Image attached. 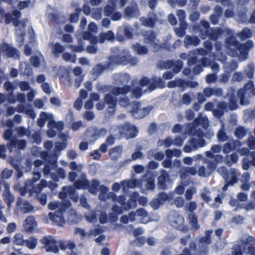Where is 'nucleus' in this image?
<instances>
[{
  "mask_svg": "<svg viewBox=\"0 0 255 255\" xmlns=\"http://www.w3.org/2000/svg\"><path fill=\"white\" fill-rule=\"evenodd\" d=\"M50 210H57L54 213H49L50 220L58 225H62L66 221L77 223L81 220V216L77 215L74 210L70 209L71 203L68 201L64 200L60 203L52 201L48 204Z\"/></svg>",
  "mask_w": 255,
  "mask_h": 255,
  "instance_id": "nucleus-1",
  "label": "nucleus"
},
{
  "mask_svg": "<svg viewBox=\"0 0 255 255\" xmlns=\"http://www.w3.org/2000/svg\"><path fill=\"white\" fill-rule=\"evenodd\" d=\"M118 48L114 47L112 49L113 54L109 58L110 64H130L134 66L137 63V60L131 57L130 52L127 49L123 50L119 53Z\"/></svg>",
  "mask_w": 255,
  "mask_h": 255,
  "instance_id": "nucleus-2",
  "label": "nucleus"
},
{
  "mask_svg": "<svg viewBox=\"0 0 255 255\" xmlns=\"http://www.w3.org/2000/svg\"><path fill=\"white\" fill-rule=\"evenodd\" d=\"M226 42L230 48V54L234 57H238L241 55L246 54L247 51L252 48L254 46L253 42L251 41L247 42L246 44L239 45L235 40L234 37L231 36L226 39Z\"/></svg>",
  "mask_w": 255,
  "mask_h": 255,
  "instance_id": "nucleus-3",
  "label": "nucleus"
},
{
  "mask_svg": "<svg viewBox=\"0 0 255 255\" xmlns=\"http://www.w3.org/2000/svg\"><path fill=\"white\" fill-rule=\"evenodd\" d=\"M98 187H99L100 190L99 196L100 200H106V197L111 198L113 200L117 201L120 204H124L125 200L124 196H119L115 198L114 194L112 192H110L107 195L109 189L104 186H99V182L97 180H94L92 181V184L89 188V190L91 193L95 194L97 193V189Z\"/></svg>",
  "mask_w": 255,
  "mask_h": 255,
  "instance_id": "nucleus-4",
  "label": "nucleus"
},
{
  "mask_svg": "<svg viewBox=\"0 0 255 255\" xmlns=\"http://www.w3.org/2000/svg\"><path fill=\"white\" fill-rule=\"evenodd\" d=\"M139 84L141 88L136 87L132 91L133 96L136 98H140L142 94L151 92L156 88L155 80H149L147 78L144 77L139 81Z\"/></svg>",
  "mask_w": 255,
  "mask_h": 255,
  "instance_id": "nucleus-5",
  "label": "nucleus"
},
{
  "mask_svg": "<svg viewBox=\"0 0 255 255\" xmlns=\"http://www.w3.org/2000/svg\"><path fill=\"white\" fill-rule=\"evenodd\" d=\"M107 131L105 129H89L85 134V138L87 142H82L79 145V148L82 150H86L87 149L88 143H91L95 141L99 137L106 135Z\"/></svg>",
  "mask_w": 255,
  "mask_h": 255,
  "instance_id": "nucleus-6",
  "label": "nucleus"
},
{
  "mask_svg": "<svg viewBox=\"0 0 255 255\" xmlns=\"http://www.w3.org/2000/svg\"><path fill=\"white\" fill-rule=\"evenodd\" d=\"M47 186V182L45 180H41L40 184L35 185L31 180H27L25 183V186L19 189L20 194L21 195H25L28 193L29 195L33 193H37L39 192L42 188Z\"/></svg>",
  "mask_w": 255,
  "mask_h": 255,
  "instance_id": "nucleus-7",
  "label": "nucleus"
},
{
  "mask_svg": "<svg viewBox=\"0 0 255 255\" xmlns=\"http://www.w3.org/2000/svg\"><path fill=\"white\" fill-rule=\"evenodd\" d=\"M151 107L142 108L137 102H133L131 105V114L135 118H142L151 111Z\"/></svg>",
  "mask_w": 255,
  "mask_h": 255,
  "instance_id": "nucleus-8",
  "label": "nucleus"
},
{
  "mask_svg": "<svg viewBox=\"0 0 255 255\" xmlns=\"http://www.w3.org/2000/svg\"><path fill=\"white\" fill-rule=\"evenodd\" d=\"M128 92L129 88L127 86L123 88H114L111 91L112 94L115 96L122 95L119 100V104L123 107H126L128 105L129 101L125 96Z\"/></svg>",
  "mask_w": 255,
  "mask_h": 255,
  "instance_id": "nucleus-9",
  "label": "nucleus"
},
{
  "mask_svg": "<svg viewBox=\"0 0 255 255\" xmlns=\"http://www.w3.org/2000/svg\"><path fill=\"white\" fill-rule=\"evenodd\" d=\"M41 244L44 245L46 252H51L55 254L58 253V245L59 244L51 237H45L40 240Z\"/></svg>",
  "mask_w": 255,
  "mask_h": 255,
  "instance_id": "nucleus-10",
  "label": "nucleus"
},
{
  "mask_svg": "<svg viewBox=\"0 0 255 255\" xmlns=\"http://www.w3.org/2000/svg\"><path fill=\"white\" fill-rule=\"evenodd\" d=\"M219 173L225 179L229 180V183L232 185L236 182L237 172L235 169H232L228 173L227 169L224 167H222L218 169Z\"/></svg>",
  "mask_w": 255,
  "mask_h": 255,
  "instance_id": "nucleus-11",
  "label": "nucleus"
},
{
  "mask_svg": "<svg viewBox=\"0 0 255 255\" xmlns=\"http://www.w3.org/2000/svg\"><path fill=\"white\" fill-rule=\"evenodd\" d=\"M144 40L146 43L151 45L155 51L158 50L161 47L160 43L158 42V40L156 39L154 34L151 31L147 32L145 34Z\"/></svg>",
  "mask_w": 255,
  "mask_h": 255,
  "instance_id": "nucleus-12",
  "label": "nucleus"
},
{
  "mask_svg": "<svg viewBox=\"0 0 255 255\" xmlns=\"http://www.w3.org/2000/svg\"><path fill=\"white\" fill-rule=\"evenodd\" d=\"M129 219L131 221L136 220L135 217L139 218L138 220L141 223L145 224L147 222L148 218L146 212L143 209H140L136 212L131 213L129 214Z\"/></svg>",
  "mask_w": 255,
  "mask_h": 255,
  "instance_id": "nucleus-13",
  "label": "nucleus"
},
{
  "mask_svg": "<svg viewBox=\"0 0 255 255\" xmlns=\"http://www.w3.org/2000/svg\"><path fill=\"white\" fill-rule=\"evenodd\" d=\"M174 197L173 194L167 195L165 193H162L159 194L158 198L153 200L151 205L155 209H158L163 202L167 200H170Z\"/></svg>",
  "mask_w": 255,
  "mask_h": 255,
  "instance_id": "nucleus-14",
  "label": "nucleus"
},
{
  "mask_svg": "<svg viewBox=\"0 0 255 255\" xmlns=\"http://www.w3.org/2000/svg\"><path fill=\"white\" fill-rule=\"evenodd\" d=\"M100 215L99 221L101 223H105L107 221L105 213H100L99 212H91L88 214H86V219L87 221L91 223H94L96 221V216Z\"/></svg>",
  "mask_w": 255,
  "mask_h": 255,
  "instance_id": "nucleus-15",
  "label": "nucleus"
},
{
  "mask_svg": "<svg viewBox=\"0 0 255 255\" xmlns=\"http://www.w3.org/2000/svg\"><path fill=\"white\" fill-rule=\"evenodd\" d=\"M123 136L127 138H133L136 135L137 130L134 126L126 124L123 125Z\"/></svg>",
  "mask_w": 255,
  "mask_h": 255,
  "instance_id": "nucleus-16",
  "label": "nucleus"
},
{
  "mask_svg": "<svg viewBox=\"0 0 255 255\" xmlns=\"http://www.w3.org/2000/svg\"><path fill=\"white\" fill-rule=\"evenodd\" d=\"M105 102L108 105L107 112L110 115H112L115 111V106L117 103L116 99L111 96V94H108L105 97Z\"/></svg>",
  "mask_w": 255,
  "mask_h": 255,
  "instance_id": "nucleus-17",
  "label": "nucleus"
},
{
  "mask_svg": "<svg viewBox=\"0 0 255 255\" xmlns=\"http://www.w3.org/2000/svg\"><path fill=\"white\" fill-rule=\"evenodd\" d=\"M16 204L19 209L23 213H30L33 210L32 206L21 198H18Z\"/></svg>",
  "mask_w": 255,
  "mask_h": 255,
  "instance_id": "nucleus-18",
  "label": "nucleus"
},
{
  "mask_svg": "<svg viewBox=\"0 0 255 255\" xmlns=\"http://www.w3.org/2000/svg\"><path fill=\"white\" fill-rule=\"evenodd\" d=\"M1 50L2 52L7 55L8 57H17L18 56V52L14 48L9 45L4 44L2 45Z\"/></svg>",
  "mask_w": 255,
  "mask_h": 255,
  "instance_id": "nucleus-19",
  "label": "nucleus"
},
{
  "mask_svg": "<svg viewBox=\"0 0 255 255\" xmlns=\"http://www.w3.org/2000/svg\"><path fill=\"white\" fill-rule=\"evenodd\" d=\"M20 16V13L17 10H14L12 12V15L9 13H6L5 15V22L9 23L12 22L15 26H18V20L17 18Z\"/></svg>",
  "mask_w": 255,
  "mask_h": 255,
  "instance_id": "nucleus-20",
  "label": "nucleus"
},
{
  "mask_svg": "<svg viewBox=\"0 0 255 255\" xmlns=\"http://www.w3.org/2000/svg\"><path fill=\"white\" fill-rule=\"evenodd\" d=\"M113 78L115 83L117 85H124L127 84L130 80L129 75L127 74H115Z\"/></svg>",
  "mask_w": 255,
  "mask_h": 255,
  "instance_id": "nucleus-21",
  "label": "nucleus"
},
{
  "mask_svg": "<svg viewBox=\"0 0 255 255\" xmlns=\"http://www.w3.org/2000/svg\"><path fill=\"white\" fill-rule=\"evenodd\" d=\"M53 119V115L50 113L41 112L39 118L38 120L37 123L40 127H42L45 125L46 121H48V124L51 123Z\"/></svg>",
  "mask_w": 255,
  "mask_h": 255,
  "instance_id": "nucleus-22",
  "label": "nucleus"
},
{
  "mask_svg": "<svg viewBox=\"0 0 255 255\" xmlns=\"http://www.w3.org/2000/svg\"><path fill=\"white\" fill-rule=\"evenodd\" d=\"M105 14L111 16L114 20H118L121 18L122 15L121 13L116 12L113 7L109 5L107 6L105 9Z\"/></svg>",
  "mask_w": 255,
  "mask_h": 255,
  "instance_id": "nucleus-23",
  "label": "nucleus"
},
{
  "mask_svg": "<svg viewBox=\"0 0 255 255\" xmlns=\"http://www.w3.org/2000/svg\"><path fill=\"white\" fill-rule=\"evenodd\" d=\"M23 227L27 231H30L37 227V223L33 216H28L24 221Z\"/></svg>",
  "mask_w": 255,
  "mask_h": 255,
  "instance_id": "nucleus-24",
  "label": "nucleus"
},
{
  "mask_svg": "<svg viewBox=\"0 0 255 255\" xmlns=\"http://www.w3.org/2000/svg\"><path fill=\"white\" fill-rule=\"evenodd\" d=\"M197 173V169L195 167H185L180 171V177L185 179L189 175H195Z\"/></svg>",
  "mask_w": 255,
  "mask_h": 255,
  "instance_id": "nucleus-25",
  "label": "nucleus"
},
{
  "mask_svg": "<svg viewBox=\"0 0 255 255\" xmlns=\"http://www.w3.org/2000/svg\"><path fill=\"white\" fill-rule=\"evenodd\" d=\"M122 186L124 191H127L128 188H134L136 186H140V183L135 179H132L128 181L122 182Z\"/></svg>",
  "mask_w": 255,
  "mask_h": 255,
  "instance_id": "nucleus-26",
  "label": "nucleus"
},
{
  "mask_svg": "<svg viewBox=\"0 0 255 255\" xmlns=\"http://www.w3.org/2000/svg\"><path fill=\"white\" fill-rule=\"evenodd\" d=\"M4 187L5 188L3 193V197L4 201L7 203L8 207H9L10 204L13 202L14 198L13 196L9 193L8 188L9 185L7 183L4 184Z\"/></svg>",
  "mask_w": 255,
  "mask_h": 255,
  "instance_id": "nucleus-27",
  "label": "nucleus"
},
{
  "mask_svg": "<svg viewBox=\"0 0 255 255\" xmlns=\"http://www.w3.org/2000/svg\"><path fill=\"white\" fill-rule=\"evenodd\" d=\"M252 160L250 161L247 157H245L242 160V167L244 170H248L250 165L255 166V151L251 153Z\"/></svg>",
  "mask_w": 255,
  "mask_h": 255,
  "instance_id": "nucleus-28",
  "label": "nucleus"
},
{
  "mask_svg": "<svg viewBox=\"0 0 255 255\" xmlns=\"http://www.w3.org/2000/svg\"><path fill=\"white\" fill-rule=\"evenodd\" d=\"M125 14L129 18L137 16L139 13L136 4L134 3L131 6L128 7L126 9Z\"/></svg>",
  "mask_w": 255,
  "mask_h": 255,
  "instance_id": "nucleus-29",
  "label": "nucleus"
},
{
  "mask_svg": "<svg viewBox=\"0 0 255 255\" xmlns=\"http://www.w3.org/2000/svg\"><path fill=\"white\" fill-rule=\"evenodd\" d=\"M75 247V246L72 242L67 241L63 243L61 245V249L63 250H69L67 252V255H76L73 251Z\"/></svg>",
  "mask_w": 255,
  "mask_h": 255,
  "instance_id": "nucleus-30",
  "label": "nucleus"
},
{
  "mask_svg": "<svg viewBox=\"0 0 255 255\" xmlns=\"http://www.w3.org/2000/svg\"><path fill=\"white\" fill-rule=\"evenodd\" d=\"M167 175L165 171H163L161 175L158 177V186L162 189L166 188L170 183L167 179Z\"/></svg>",
  "mask_w": 255,
  "mask_h": 255,
  "instance_id": "nucleus-31",
  "label": "nucleus"
},
{
  "mask_svg": "<svg viewBox=\"0 0 255 255\" xmlns=\"http://www.w3.org/2000/svg\"><path fill=\"white\" fill-rule=\"evenodd\" d=\"M170 220L172 226L175 228H178L180 230L182 229V225L184 221L183 218L181 216L177 215L175 219Z\"/></svg>",
  "mask_w": 255,
  "mask_h": 255,
  "instance_id": "nucleus-32",
  "label": "nucleus"
},
{
  "mask_svg": "<svg viewBox=\"0 0 255 255\" xmlns=\"http://www.w3.org/2000/svg\"><path fill=\"white\" fill-rule=\"evenodd\" d=\"M114 38V34L112 31L109 30L107 33H101L99 36L98 41L100 43H102L106 40L110 41L112 40Z\"/></svg>",
  "mask_w": 255,
  "mask_h": 255,
  "instance_id": "nucleus-33",
  "label": "nucleus"
},
{
  "mask_svg": "<svg viewBox=\"0 0 255 255\" xmlns=\"http://www.w3.org/2000/svg\"><path fill=\"white\" fill-rule=\"evenodd\" d=\"M200 42V40L196 36H187L185 38L184 43L186 47L190 45H197Z\"/></svg>",
  "mask_w": 255,
  "mask_h": 255,
  "instance_id": "nucleus-34",
  "label": "nucleus"
},
{
  "mask_svg": "<svg viewBox=\"0 0 255 255\" xmlns=\"http://www.w3.org/2000/svg\"><path fill=\"white\" fill-rule=\"evenodd\" d=\"M239 144V141H232L228 143H226L225 144L223 147V152L224 153H228L230 152L231 150L233 148H236V145H238Z\"/></svg>",
  "mask_w": 255,
  "mask_h": 255,
  "instance_id": "nucleus-35",
  "label": "nucleus"
},
{
  "mask_svg": "<svg viewBox=\"0 0 255 255\" xmlns=\"http://www.w3.org/2000/svg\"><path fill=\"white\" fill-rule=\"evenodd\" d=\"M24 34V27L23 24H21V27L17 28L16 29V40L19 42V46L22 44Z\"/></svg>",
  "mask_w": 255,
  "mask_h": 255,
  "instance_id": "nucleus-36",
  "label": "nucleus"
},
{
  "mask_svg": "<svg viewBox=\"0 0 255 255\" xmlns=\"http://www.w3.org/2000/svg\"><path fill=\"white\" fill-rule=\"evenodd\" d=\"M122 147H116L110 151V155L112 159H116L121 156L122 153Z\"/></svg>",
  "mask_w": 255,
  "mask_h": 255,
  "instance_id": "nucleus-37",
  "label": "nucleus"
},
{
  "mask_svg": "<svg viewBox=\"0 0 255 255\" xmlns=\"http://www.w3.org/2000/svg\"><path fill=\"white\" fill-rule=\"evenodd\" d=\"M123 125L121 127L117 126H113L110 129L111 133L116 136H120L123 134Z\"/></svg>",
  "mask_w": 255,
  "mask_h": 255,
  "instance_id": "nucleus-38",
  "label": "nucleus"
},
{
  "mask_svg": "<svg viewBox=\"0 0 255 255\" xmlns=\"http://www.w3.org/2000/svg\"><path fill=\"white\" fill-rule=\"evenodd\" d=\"M64 50V47L59 43H56L51 47V52L56 57H57Z\"/></svg>",
  "mask_w": 255,
  "mask_h": 255,
  "instance_id": "nucleus-39",
  "label": "nucleus"
},
{
  "mask_svg": "<svg viewBox=\"0 0 255 255\" xmlns=\"http://www.w3.org/2000/svg\"><path fill=\"white\" fill-rule=\"evenodd\" d=\"M250 175L248 173H244L242 178V182L243 184L241 186V188L244 190H247L249 189L250 185L248 184V182L250 180Z\"/></svg>",
  "mask_w": 255,
  "mask_h": 255,
  "instance_id": "nucleus-40",
  "label": "nucleus"
},
{
  "mask_svg": "<svg viewBox=\"0 0 255 255\" xmlns=\"http://www.w3.org/2000/svg\"><path fill=\"white\" fill-rule=\"evenodd\" d=\"M138 197V193L136 192L132 193L130 195V201H128L127 206L128 208H133L136 205V201Z\"/></svg>",
  "mask_w": 255,
  "mask_h": 255,
  "instance_id": "nucleus-41",
  "label": "nucleus"
},
{
  "mask_svg": "<svg viewBox=\"0 0 255 255\" xmlns=\"http://www.w3.org/2000/svg\"><path fill=\"white\" fill-rule=\"evenodd\" d=\"M133 49L135 52L140 55H144L148 52V49L145 46H141L136 43L133 45Z\"/></svg>",
  "mask_w": 255,
  "mask_h": 255,
  "instance_id": "nucleus-42",
  "label": "nucleus"
},
{
  "mask_svg": "<svg viewBox=\"0 0 255 255\" xmlns=\"http://www.w3.org/2000/svg\"><path fill=\"white\" fill-rule=\"evenodd\" d=\"M13 242L17 245L24 246L25 245V241L23 240V235L20 233H17L14 235Z\"/></svg>",
  "mask_w": 255,
  "mask_h": 255,
  "instance_id": "nucleus-43",
  "label": "nucleus"
},
{
  "mask_svg": "<svg viewBox=\"0 0 255 255\" xmlns=\"http://www.w3.org/2000/svg\"><path fill=\"white\" fill-rule=\"evenodd\" d=\"M167 64H170V66L173 68L175 73H178L181 70L183 66L182 62L181 61H177L173 63L169 61L167 62Z\"/></svg>",
  "mask_w": 255,
  "mask_h": 255,
  "instance_id": "nucleus-44",
  "label": "nucleus"
},
{
  "mask_svg": "<svg viewBox=\"0 0 255 255\" xmlns=\"http://www.w3.org/2000/svg\"><path fill=\"white\" fill-rule=\"evenodd\" d=\"M189 220L193 230H196L199 228L197 217L194 214L189 215Z\"/></svg>",
  "mask_w": 255,
  "mask_h": 255,
  "instance_id": "nucleus-45",
  "label": "nucleus"
},
{
  "mask_svg": "<svg viewBox=\"0 0 255 255\" xmlns=\"http://www.w3.org/2000/svg\"><path fill=\"white\" fill-rule=\"evenodd\" d=\"M226 109V104L225 103H219L218 104V109L213 112L214 115L217 117H220L222 115L223 111Z\"/></svg>",
  "mask_w": 255,
  "mask_h": 255,
  "instance_id": "nucleus-46",
  "label": "nucleus"
},
{
  "mask_svg": "<svg viewBox=\"0 0 255 255\" xmlns=\"http://www.w3.org/2000/svg\"><path fill=\"white\" fill-rule=\"evenodd\" d=\"M221 149V147L220 146L218 145H215L211 147V150L207 151L206 152L207 156L210 158L214 157V154L216 153H218Z\"/></svg>",
  "mask_w": 255,
  "mask_h": 255,
  "instance_id": "nucleus-47",
  "label": "nucleus"
},
{
  "mask_svg": "<svg viewBox=\"0 0 255 255\" xmlns=\"http://www.w3.org/2000/svg\"><path fill=\"white\" fill-rule=\"evenodd\" d=\"M225 160L227 164L230 166L238 161V156L236 154L233 153L230 155L227 156Z\"/></svg>",
  "mask_w": 255,
  "mask_h": 255,
  "instance_id": "nucleus-48",
  "label": "nucleus"
},
{
  "mask_svg": "<svg viewBox=\"0 0 255 255\" xmlns=\"http://www.w3.org/2000/svg\"><path fill=\"white\" fill-rule=\"evenodd\" d=\"M186 28V23L181 22V24H180V27L175 29L176 35L179 37H182L185 34V30Z\"/></svg>",
  "mask_w": 255,
  "mask_h": 255,
  "instance_id": "nucleus-49",
  "label": "nucleus"
},
{
  "mask_svg": "<svg viewBox=\"0 0 255 255\" xmlns=\"http://www.w3.org/2000/svg\"><path fill=\"white\" fill-rule=\"evenodd\" d=\"M181 154V151L178 149L174 150H167L166 151V155L168 158H170L173 156L179 157Z\"/></svg>",
  "mask_w": 255,
  "mask_h": 255,
  "instance_id": "nucleus-50",
  "label": "nucleus"
},
{
  "mask_svg": "<svg viewBox=\"0 0 255 255\" xmlns=\"http://www.w3.org/2000/svg\"><path fill=\"white\" fill-rule=\"evenodd\" d=\"M37 241L34 238H29L28 240L25 241V245L27 248L30 249H34L37 246Z\"/></svg>",
  "mask_w": 255,
  "mask_h": 255,
  "instance_id": "nucleus-51",
  "label": "nucleus"
},
{
  "mask_svg": "<svg viewBox=\"0 0 255 255\" xmlns=\"http://www.w3.org/2000/svg\"><path fill=\"white\" fill-rule=\"evenodd\" d=\"M247 133V130L243 127H238L236 128L235 134L238 138H243Z\"/></svg>",
  "mask_w": 255,
  "mask_h": 255,
  "instance_id": "nucleus-52",
  "label": "nucleus"
},
{
  "mask_svg": "<svg viewBox=\"0 0 255 255\" xmlns=\"http://www.w3.org/2000/svg\"><path fill=\"white\" fill-rule=\"evenodd\" d=\"M49 128H56L58 130H61L63 128V124L61 122L55 123L53 120L51 122V123L48 124Z\"/></svg>",
  "mask_w": 255,
  "mask_h": 255,
  "instance_id": "nucleus-53",
  "label": "nucleus"
},
{
  "mask_svg": "<svg viewBox=\"0 0 255 255\" xmlns=\"http://www.w3.org/2000/svg\"><path fill=\"white\" fill-rule=\"evenodd\" d=\"M252 35L251 31L249 29H244L240 33V36L242 40L250 38Z\"/></svg>",
  "mask_w": 255,
  "mask_h": 255,
  "instance_id": "nucleus-54",
  "label": "nucleus"
},
{
  "mask_svg": "<svg viewBox=\"0 0 255 255\" xmlns=\"http://www.w3.org/2000/svg\"><path fill=\"white\" fill-rule=\"evenodd\" d=\"M201 23L203 27L204 28V29L202 30L203 31L201 32V37L203 39H204L206 38L207 33L208 32V27H209V24L208 22L204 21H202Z\"/></svg>",
  "mask_w": 255,
  "mask_h": 255,
  "instance_id": "nucleus-55",
  "label": "nucleus"
},
{
  "mask_svg": "<svg viewBox=\"0 0 255 255\" xmlns=\"http://www.w3.org/2000/svg\"><path fill=\"white\" fill-rule=\"evenodd\" d=\"M87 184V181L82 178L80 180H77L75 183L74 185L77 189L85 188Z\"/></svg>",
  "mask_w": 255,
  "mask_h": 255,
  "instance_id": "nucleus-56",
  "label": "nucleus"
},
{
  "mask_svg": "<svg viewBox=\"0 0 255 255\" xmlns=\"http://www.w3.org/2000/svg\"><path fill=\"white\" fill-rule=\"evenodd\" d=\"M244 246H235L233 249V253L234 255H242L244 253H247V252L244 251Z\"/></svg>",
  "mask_w": 255,
  "mask_h": 255,
  "instance_id": "nucleus-57",
  "label": "nucleus"
},
{
  "mask_svg": "<svg viewBox=\"0 0 255 255\" xmlns=\"http://www.w3.org/2000/svg\"><path fill=\"white\" fill-rule=\"evenodd\" d=\"M30 62L35 67H38L42 62H43V57H32L30 59Z\"/></svg>",
  "mask_w": 255,
  "mask_h": 255,
  "instance_id": "nucleus-58",
  "label": "nucleus"
},
{
  "mask_svg": "<svg viewBox=\"0 0 255 255\" xmlns=\"http://www.w3.org/2000/svg\"><path fill=\"white\" fill-rule=\"evenodd\" d=\"M144 185L147 189H152L154 188V184L153 180L152 178H149L146 182H143L140 184V186Z\"/></svg>",
  "mask_w": 255,
  "mask_h": 255,
  "instance_id": "nucleus-59",
  "label": "nucleus"
},
{
  "mask_svg": "<svg viewBox=\"0 0 255 255\" xmlns=\"http://www.w3.org/2000/svg\"><path fill=\"white\" fill-rule=\"evenodd\" d=\"M141 21L143 25L152 27L154 23V19L142 18H141Z\"/></svg>",
  "mask_w": 255,
  "mask_h": 255,
  "instance_id": "nucleus-60",
  "label": "nucleus"
},
{
  "mask_svg": "<svg viewBox=\"0 0 255 255\" xmlns=\"http://www.w3.org/2000/svg\"><path fill=\"white\" fill-rule=\"evenodd\" d=\"M201 197L206 202L210 200L209 191L206 188H204L202 190L201 193Z\"/></svg>",
  "mask_w": 255,
  "mask_h": 255,
  "instance_id": "nucleus-61",
  "label": "nucleus"
},
{
  "mask_svg": "<svg viewBox=\"0 0 255 255\" xmlns=\"http://www.w3.org/2000/svg\"><path fill=\"white\" fill-rule=\"evenodd\" d=\"M192 141L193 144L197 145V147L203 146L205 144L204 139L201 137H194L192 139Z\"/></svg>",
  "mask_w": 255,
  "mask_h": 255,
  "instance_id": "nucleus-62",
  "label": "nucleus"
},
{
  "mask_svg": "<svg viewBox=\"0 0 255 255\" xmlns=\"http://www.w3.org/2000/svg\"><path fill=\"white\" fill-rule=\"evenodd\" d=\"M196 192V189L194 187H190L187 189L185 193V198L187 200H190L192 198V196Z\"/></svg>",
  "mask_w": 255,
  "mask_h": 255,
  "instance_id": "nucleus-63",
  "label": "nucleus"
},
{
  "mask_svg": "<svg viewBox=\"0 0 255 255\" xmlns=\"http://www.w3.org/2000/svg\"><path fill=\"white\" fill-rule=\"evenodd\" d=\"M183 84V81L181 79H175L174 81L169 82L168 84V87L169 88H173L177 86H180Z\"/></svg>",
  "mask_w": 255,
  "mask_h": 255,
  "instance_id": "nucleus-64",
  "label": "nucleus"
}]
</instances>
